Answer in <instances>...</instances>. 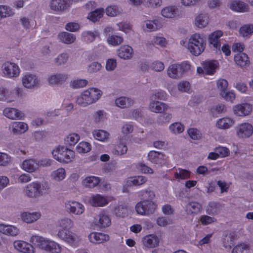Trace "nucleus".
<instances>
[{
  "mask_svg": "<svg viewBox=\"0 0 253 253\" xmlns=\"http://www.w3.org/2000/svg\"><path fill=\"white\" fill-rule=\"evenodd\" d=\"M149 108L151 111L153 112L162 113L168 109V105L159 101H152L150 104Z\"/></svg>",
  "mask_w": 253,
  "mask_h": 253,
  "instance_id": "24",
  "label": "nucleus"
},
{
  "mask_svg": "<svg viewBox=\"0 0 253 253\" xmlns=\"http://www.w3.org/2000/svg\"><path fill=\"white\" fill-rule=\"evenodd\" d=\"M174 177L176 179L189 178L190 177V172L184 169H178V172L174 173Z\"/></svg>",
  "mask_w": 253,
  "mask_h": 253,
  "instance_id": "49",
  "label": "nucleus"
},
{
  "mask_svg": "<svg viewBox=\"0 0 253 253\" xmlns=\"http://www.w3.org/2000/svg\"><path fill=\"white\" fill-rule=\"evenodd\" d=\"M220 209V205L218 203L210 202L207 208V213L210 215H215Z\"/></svg>",
  "mask_w": 253,
  "mask_h": 253,
  "instance_id": "37",
  "label": "nucleus"
},
{
  "mask_svg": "<svg viewBox=\"0 0 253 253\" xmlns=\"http://www.w3.org/2000/svg\"><path fill=\"white\" fill-rule=\"evenodd\" d=\"M40 213L38 212H23L21 214V217L22 220L27 223H31L37 220L40 218Z\"/></svg>",
  "mask_w": 253,
  "mask_h": 253,
  "instance_id": "30",
  "label": "nucleus"
},
{
  "mask_svg": "<svg viewBox=\"0 0 253 253\" xmlns=\"http://www.w3.org/2000/svg\"><path fill=\"white\" fill-rule=\"evenodd\" d=\"M209 23L208 17L206 14H200L197 16L195 19V25L202 28L205 27Z\"/></svg>",
  "mask_w": 253,
  "mask_h": 253,
  "instance_id": "33",
  "label": "nucleus"
},
{
  "mask_svg": "<svg viewBox=\"0 0 253 253\" xmlns=\"http://www.w3.org/2000/svg\"><path fill=\"white\" fill-rule=\"evenodd\" d=\"M147 178L143 176H138L134 177L131 180L132 183L134 185H141L147 181Z\"/></svg>",
  "mask_w": 253,
  "mask_h": 253,
  "instance_id": "62",
  "label": "nucleus"
},
{
  "mask_svg": "<svg viewBox=\"0 0 253 253\" xmlns=\"http://www.w3.org/2000/svg\"><path fill=\"white\" fill-rule=\"evenodd\" d=\"M10 161V157L4 153L0 152V166H6Z\"/></svg>",
  "mask_w": 253,
  "mask_h": 253,
  "instance_id": "56",
  "label": "nucleus"
},
{
  "mask_svg": "<svg viewBox=\"0 0 253 253\" xmlns=\"http://www.w3.org/2000/svg\"><path fill=\"white\" fill-rule=\"evenodd\" d=\"M106 12L108 16H116L119 13V8L116 5L108 6L106 9Z\"/></svg>",
  "mask_w": 253,
  "mask_h": 253,
  "instance_id": "57",
  "label": "nucleus"
},
{
  "mask_svg": "<svg viewBox=\"0 0 253 253\" xmlns=\"http://www.w3.org/2000/svg\"><path fill=\"white\" fill-rule=\"evenodd\" d=\"M69 56L66 53H62L55 59V62L57 65H61L66 64L68 60Z\"/></svg>",
  "mask_w": 253,
  "mask_h": 253,
  "instance_id": "53",
  "label": "nucleus"
},
{
  "mask_svg": "<svg viewBox=\"0 0 253 253\" xmlns=\"http://www.w3.org/2000/svg\"><path fill=\"white\" fill-rule=\"evenodd\" d=\"M222 35L223 32L220 30H218L212 33L209 36L210 44L212 45L215 49H218L219 51L221 44L219 41V39Z\"/></svg>",
  "mask_w": 253,
  "mask_h": 253,
  "instance_id": "13",
  "label": "nucleus"
},
{
  "mask_svg": "<svg viewBox=\"0 0 253 253\" xmlns=\"http://www.w3.org/2000/svg\"><path fill=\"white\" fill-rule=\"evenodd\" d=\"M233 121L229 118H223L219 119L216 123L217 126L219 128L227 129L232 126Z\"/></svg>",
  "mask_w": 253,
  "mask_h": 253,
  "instance_id": "36",
  "label": "nucleus"
},
{
  "mask_svg": "<svg viewBox=\"0 0 253 253\" xmlns=\"http://www.w3.org/2000/svg\"><path fill=\"white\" fill-rule=\"evenodd\" d=\"M22 84L25 87L31 88L38 85L39 80L35 75H26L22 79Z\"/></svg>",
  "mask_w": 253,
  "mask_h": 253,
  "instance_id": "14",
  "label": "nucleus"
},
{
  "mask_svg": "<svg viewBox=\"0 0 253 253\" xmlns=\"http://www.w3.org/2000/svg\"><path fill=\"white\" fill-rule=\"evenodd\" d=\"M49 6L52 10L64 11L69 7V4L64 0H51Z\"/></svg>",
  "mask_w": 253,
  "mask_h": 253,
  "instance_id": "20",
  "label": "nucleus"
},
{
  "mask_svg": "<svg viewBox=\"0 0 253 253\" xmlns=\"http://www.w3.org/2000/svg\"><path fill=\"white\" fill-rule=\"evenodd\" d=\"M0 232L6 235L16 236L19 233V229L13 225L0 224Z\"/></svg>",
  "mask_w": 253,
  "mask_h": 253,
  "instance_id": "18",
  "label": "nucleus"
},
{
  "mask_svg": "<svg viewBox=\"0 0 253 253\" xmlns=\"http://www.w3.org/2000/svg\"><path fill=\"white\" fill-rule=\"evenodd\" d=\"M235 234L231 231H226L223 235L222 244L225 248L230 249L234 244Z\"/></svg>",
  "mask_w": 253,
  "mask_h": 253,
  "instance_id": "21",
  "label": "nucleus"
},
{
  "mask_svg": "<svg viewBox=\"0 0 253 253\" xmlns=\"http://www.w3.org/2000/svg\"><path fill=\"white\" fill-rule=\"evenodd\" d=\"M65 207L69 212L77 215L81 214L84 210L83 205L76 201L68 202L65 204Z\"/></svg>",
  "mask_w": 253,
  "mask_h": 253,
  "instance_id": "10",
  "label": "nucleus"
},
{
  "mask_svg": "<svg viewBox=\"0 0 253 253\" xmlns=\"http://www.w3.org/2000/svg\"><path fill=\"white\" fill-rule=\"evenodd\" d=\"M49 192L50 187L47 182H32L26 186L25 190L26 196L33 198L48 194Z\"/></svg>",
  "mask_w": 253,
  "mask_h": 253,
  "instance_id": "3",
  "label": "nucleus"
},
{
  "mask_svg": "<svg viewBox=\"0 0 253 253\" xmlns=\"http://www.w3.org/2000/svg\"><path fill=\"white\" fill-rule=\"evenodd\" d=\"M162 15L166 18L174 19L180 15L179 9L175 5H169L161 10Z\"/></svg>",
  "mask_w": 253,
  "mask_h": 253,
  "instance_id": "9",
  "label": "nucleus"
},
{
  "mask_svg": "<svg viewBox=\"0 0 253 253\" xmlns=\"http://www.w3.org/2000/svg\"><path fill=\"white\" fill-rule=\"evenodd\" d=\"M169 129L173 133H180L184 130V126L180 123H175L171 124L169 127Z\"/></svg>",
  "mask_w": 253,
  "mask_h": 253,
  "instance_id": "51",
  "label": "nucleus"
},
{
  "mask_svg": "<svg viewBox=\"0 0 253 253\" xmlns=\"http://www.w3.org/2000/svg\"><path fill=\"white\" fill-rule=\"evenodd\" d=\"M99 182V177L92 176L87 177L84 179L82 181V184L86 187L91 188L96 186Z\"/></svg>",
  "mask_w": 253,
  "mask_h": 253,
  "instance_id": "32",
  "label": "nucleus"
},
{
  "mask_svg": "<svg viewBox=\"0 0 253 253\" xmlns=\"http://www.w3.org/2000/svg\"><path fill=\"white\" fill-rule=\"evenodd\" d=\"M157 205L150 200H143L138 203L135 210L138 214L149 215L152 214L156 209Z\"/></svg>",
  "mask_w": 253,
  "mask_h": 253,
  "instance_id": "6",
  "label": "nucleus"
},
{
  "mask_svg": "<svg viewBox=\"0 0 253 253\" xmlns=\"http://www.w3.org/2000/svg\"><path fill=\"white\" fill-rule=\"evenodd\" d=\"M200 221L204 225H207L216 221V219L208 215H202L200 217Z\"/></svg>",
  "mask_w": 253,
  "mask_h": 253,
  "instance_id": "63",
  "label": "nucleus"
},
{
  "mask_svg": "<svg viewBox=\"0 0 253 253\" xmlns=\"http://www.w3.org/2000/svg\"><path fill=\"white\" fill-rule=\"evenodd\" d=\"M14 12L8 6L0 5V17L3 18L14 15Z\"/></svg>",
  "mask_w": 253,
  "mask_h": 253,
  "instance_id": "38",
  "label": "nucleus"
},
{
  "mask_svg": "<svg viewBox=\"0 0 253 253\" xmlns=\"http://www.w3.org/2000/svg\"><path fill=\"white\" fill-rule=\"evenodd\" d=\"M92 134L96 139L101 141H105L109 136V133L101 129L94 130L93 131Z\"/></svg>",
  "mask_w": 253,
  "mask_h": 253,
  "instance_id": "40",
  "label": "nucleus"
},
{
  "mask_svg": "<svg viewBox=\"0 0 253 253\" xmlns=\"http://www.w3.org/2000/svg\"><path fill=\"white\" fill-rule=\"evenodd\" d=\"M235 63L242 68H246L250 65V60L248 55L245 53H239L234 57Z\"/></svg>",
  "mask_w": 253,
  "mask_h": 253,
  "instance_id": "23",
  "label": "nucleus"
},
{
  "mask_svg": "<svg viewBox=\"0 0 253 253\" xmlns=\"http://www.w3.org/2000/svg\"><path fill=\"white\" fill-rule=\"evenodd\" d=\"M142 242L145 246L149 248H153L158 245L159 240L157 237L150 235L144 237Z\"/></svg>",
  "mask_w": 253,
  "mask_h": 253,
  "instance_id": "29",
  "label": "nucleus"
},
{
  "mask_svg": "<svg viewBox=\"0 0 253 253\" xmlns=\"http://www.w3.org/2000/svg\"><path fill=\"white\" fill-rule=\"evenodd\" d=\"M127 151V147L126 145L120 143L115 147L113 152L115 155L121 156L126 153Z\"/></svg>",
  "mask_w": 253,
  "mask_h": 253,
  "instance_id": "46",
  "label": "nucleus"
},
{
  "mask_svg": "<svg viewBox=\"0 0 253 253\" xmlns=\"http://www.w3.org/2000/svg\"><path fill=\"white\" fill-rule=\"evenodd\" d=\"M3 114L6 117L12 120L21 119L24 116L23 113L21 111L10 107L5 108L3 111Z\"/></svg>",
  "mask_w": 253,
  "mask_h": 253,
  "instance_id": "15",
  "label": "nucleus"
},
{
  "mask_svg": "<svg viewBox=\"0 0 253 253\" xmlns=\"http://www.w3.org/2000/svg\"><path fill=\"white\" fill-rule=\"evenodd\" d=\"M202 67L206 75H213L218 67V62L215 60L205 61L202 64Z\"/></svg>",
  "mask_w": 253,
  "mask_h": 253,
  "instance_id": "25",
  "label": "nucleus"
},
{
  "mask_svg": "<svg viewBox=\"0 0 253 253\" xmlns=\"http://www.w3.org/2000/svg\"><path fill=\"white\" fill-rule=\"evenodd\" d=\"M187 209L191 211V213H198L202 208V206L197 202H190L186 206Z\"/></svg>",
  "mask_w": 253,
  "mask_h": 253,
  "instance_id": "48",
  "label": "nucleus"
},
{
  "mask_svg": "<svg viewBox=\"0 0 253 253\" xmlns=\"http://www.w3.org/2000/svg\"><path fill=\"white\" fill-rule=\"evenodd\" d=\"M90 202L94 207H101L107 204L106 199L100 195L93 196L90 200Z\"/></svg>",
  "mask_w": 253,
  "mask_h": 253,
  "instance_id": "35",
  "label": "nucleus"
},
{
  "mask_svg": "<svg viewBox=\"0 0 253 253\" xmlns=\"http://www.w3.org/2000/svg\"><path fill=\"white\" fill-rule=\"evenodd\" d=\"M94 223L99 227L105 228L110 225L111 221L107 215L100 214L94 217Z\"/></svg>",
  "mask_w": 253,
  "mask_h": 253,
  "instance_id": "19",
  "label": "nucleus"
},
{
  "mask_svg": "<svg viewBox=\"0 0 253 253\" xmlns=\"http://www.w3.org/2000/svg\"><path fill=\"white\" fill-rule=\"evenodd\" d=\"M171 117L172 116L170 114L164 112L159 115L157 122L159 124L162 125L169 122Z\"/></svg>",
  "mask_w": 253,
  "mask_h": 253,
  "instance_id": "47",
  "label": "nucleus"
},
{
  "mask_svg": "<svg viewBox=\"0 0 253 253\" xmlns=\"http://www.w3.org/2000/svg\"><path fill=\"white\" fill-rule=\"evenodd\" d=\"M133 100L126 97H120L115 100V104L121 108H128L133 104Z\"/></svg>",
  "mask_w": 253,
  "mask_h": 253,
  "instance_id": "31",
  "label": "nucleus"
},
{
  "mask_svg": "<svg viewBox=\"0 0 253 253\" xmlns=\"http://www.w3.org/2000/svg\"><path fill=\"white\" fill-rule=\"evenodd\" d=\"M30 241L40 249L49 253H60L61 251V248L59 244L42 237L33 236Z\"/></svg>",
  "mask_w": 253,
  "mask_h": 253,
  "instance_id": "1",
  "label": "nucleus"
},
{
  "mask_svg": "<svg viewBox=\"0 0 253 253\" xmlns=\"http://www.w3.org/2000/svg\"><path fill=\"white\" fill-rule=\"evenodd\" d=\"M206 46V38L199 34H195L191 36L187 44V49L190 53L199 56L204 51Z\"/></svg>",
  "mask_w": 253,
  "mask_h": 253,
  "instance_id": "2",
  "label": "nucleus"
},
{
  "mask_svg": "<svg viewBox=\"0 0 253 253\" xmlns=\"http://www.w3.org/2000/svg\"><path fill=\"white\" fill-rule=\"evenodd\" d=\"M52 153L55 159L63 163L71 162L75 157L74 152L64 146H58Z\"/></svg>",
  "mask_w": 253,
  "mask_h": 253,
  "instance_id": "4",
  "label": "nucleus"
},
{
  "mask_svg": "<svg viewBox=\"0 0 253 253\" xmlns=\"http://www.w3.org/2000/svg\"><path fill=\"white\" fill-rule=\"evenodd\" d=\"M252 106L247 103L237 105L233 108L234 113L239 116L248 115L252 111Z\"/></svg>",
  "mask_w": 253,
  "mask_h": 253,
  "instance_id": "11",
  "label": "nucleus"
},
{
  "mask_svg": "<svg viewBox=\"0 0 253 253\" xmlns=\"http://www.w3.org/2000/svg\"><path fill=\"white\" fill-rule=\"evenodd\" d=\"M217 86L221 91V93H223L226 91L228 86V82L226 80L219 79L217 82Z\"/></svg>",
  "mask_w": 253,
  "mask_h": 253,
  "instance_id": "59",
  "label": "nucleus"
},
{
  "mask_svg": "<svg viewBox=\"0 0 253 253\" xmlns=\"http://www.w3.org/2000/svg\"><path fill=\"white\" fill-rule=\"evenodd\" d=\"M148 158L152 163L160 164L162 163V160L164 159V155L161 153L151 151L148 154Z\"/></svg>",
  "mask_w": 253,
  "mask_h": 253,
  "instance_id": "34",
  "label": "nucleus"
},
{
  "mask_svg": "<svg viewBox=\"0 0 253 253\" xmlns=\"http://www.w3.org/2000/svg\"><path fill=\"white\" fill-rule=\"evenodd\" d=\"M80 139V136L76 133L69 134L65 139V144L67 145H74Z\"/></svg>",
  "mask_w": 253,
  "mask_h": 253,
  "instance_id": "45",
  "label": "nucleus"
},
{
  "mask_svg": "<svg viewBox=\"0 0 253 253\" xmlns=\"http://www.w3.org/2000/svg\"><path fill=\"white\" fill-rule=\"evenodd\" d=\"M157 20L146 21L143 24V30L147 32H151L156 30L158 29Z\"/></svg>",
  "mask_w": 253,
  "mask_h": 253,
  "instance_id": "41",
  "label": "nucleus"
},
{
  "mask_svg": "<svg viewBox=\"0 0 253 253\" xmlns=\"http://www.w3.org/2000/svg\"><path fill=\"white\" fill-rule=\"evenodd\" d=\"M141 193L144 200L151 201L155 197L154 192L153 191L150 190H145L142 191Z\"/></svg>",
  "mask_w": 253,
  "mask_h": 253,
  "instance_id": "60",
  "label": "nucleus"
},
{
  "mask_svg": "<svg viewBox=\"0 0 253 253\" xmlns=\"http://www.w3.org/2000/svg\"><path fill=\"white\" fill-rule=\"evenodd\" d=\"M90 150V144L86 142H80L76 147V151L79 153H87Z\"/></svg>",
  "mask_w": 253,
  "mask_h": 253,
  "instance_id": "44",
  "label": "nucleus"
},
{
  "mask_svg": "<svg viewBox=\"0 0 253 253\" xmlns=\"http://www.w3.org/2000/svg\"><path fill=\"white\" fill-rule=\"evenodd\" d=\"M104 11L101 9H97L92 12H90L87 18L90 21L95 22L99 20L103 16Z\"/></svg>",
  "mask_w": 253,
  "mask_h": 253,
  "instance_id": "39",
  "label": "nucleus"
},
{
  "mask_svg": "<svg viewBox=\"0 0 253 253\" xmlns=\"http://www.w3.org/2000/svg\"><path fill=\"white\" fill-rule=\"evenodd\" d=\"M58 37L61 42L65 44L72 43L76 40V36L73 34L66 32L60 33Z\"/></svg>",
  "mask_w": 253,
  "mask_h": 253,
  "instance_id": "28",
  "label": "nucleus"
},
{
  "mask_svg": "<svg viewBox=\"0 0 253 253\" xmlns=\"http://www.w3.org/2000/svg\"><path fill=\"white\" fill-rule=\"evenodd\" d=\"M127 211L126 207L123 205H120L118 206L115 210L116 214L119 216L123 217L125 216Z\"/></svg>",
  "mask_w": 253,
  "mask_h": 253,
  "instance_id": "64",
  "label": "nucleus"
},
{
  "mask_svg": "<svg viewBox=\"0 0 253 253\" xmlns=\"http://www.w3.org/2000/svg\"><path fill=\"white\" fill-rule=\"evenodd\" d=\"M216 152L219 157H225L229 154V151L228 148L224 147H218L214 149Z\"/></svg>",
  "mask_w": 253,
  "mask_h": 253,
  "instance_id": "58",
  "label": "nucleus"
},
{
  "mask_svg": "<svg viewBox=\"0 0 253 253\" xmlns=\"http://www.w3.org/2000/svg\"><path fill=\"white\" fill-rule=\"evenodd\" d=\"M68 78V75L65 73H57L50 75L48 78V82L50 84L61 85Z\"/></svg>",
  "mask_w": 253,
  "mask_h": 253,
  "instance_id": "12",
  "label": "nucleus"
},
{
  "mask_svg": "<svg viewBox=\"0 0 253 253\" xmlns=\"http://www.w3.org/2000/svg\"><path fill=\"white\" fill-rule=\"evenodd\" d=\"M253 33V25L247 24L242 26L240 29V34L243 37L250 36Z\"/></svg>",
  "mask_w": 253,
  "mask_h": 253,
  "instance_id": "43",
  "label": "nucleus"
},
{
  "mask_svg": "<svg viewBox=\"0 0 253 253\" xmlns=\"http://www.w3.org/2000/svg\"><path fill=\"white\" fill-rule=\"evenodd\" d=\"M59 224L62 229L69 230L73 226V222L71 219L65 217L59 221Z\"/></svg>",
  "mask_w": 253,
  "mask_h": 253,
  "instance_id": "50",
  "label": "nucleus"
},
{
  "mask_svg": "<svg viewBox=\"0 0 253 253\" xmlns=\"http://www.w3.org/2000/svg\"><path fill=\"white\" fill-rule=\"evenodd\" d=\"M107 41L109 44L116 45L121 44L123 42V39L120 36H112L108 38Z\"/></svg>",
  "mask_w": 253,
  "mask_h": 253,
  "instance_id": "55",
  "label": "nucleus"
},
{
  "mask_svg": "<svg viewBox=\"0 0 253 253\" xmlns=\"http://www.w3.org/2000/svg\"><path fill=\"white\" fill-rule=\"evenodd\" d=\"M132 48L128 45L121 46L118 50L119 57L126 60L130 59L132 57Z\"/></svg>",
  "mask_w": 253,
  "mask_h": 253,
  "instance_id": "26",
  "label": "nucleus"
},
{
  "mask_svg": "<svg viewBox=\"0 0 253 253\" xmlns=\"http://www.w3.org/2000/svg\"><path fill=\"white\" fill-rule=\"evenodd\" d=\"M90 93L92 99H93V102L96 101L101 95V91L95 88H90L88 89Z\"/></svg>",
  "mask_w": 253,
  "mask_h": 253,
  "instance_id": "52",
  "label": "nucleus"
},
{
  "mask_svg": "<svg viewBox=\"0 0 253 253\" xmlns=\"http://www.w3.org/2000/svg\"><path fill=\"white\" fill-rule=\"evenodd\" d=\"M237 135L241 138H248L253 133V127L249 123H243L236 127Z\"/></svg>",
  "mask_w": 253,
  "mask_h": 253,
  "instance_id": "7",
  "label": "nucleus"
},
{
  "mask_svg": "<svg viewBox=\"0 0 253 253\" xmlns=\"http://www.w3.org/2000/svg\"><path fill=\"white\" fill-rule=\"evenodd\" d=\"M58 236L61 239L70 244L73 243L76 239L75 234L67 229L60 230L58 233Z\"/></svg>",
  "mask_w": 253,
  "mask_h": 253,
  "instance_id": "16",
  "label": "nucleus"
},
{
  "mask_svg": "<svg viewBox=\"0 0 253 253\" xmlns=\"http://www.w3.org/2000/svg\"><path fill=\"white\" fill-rule=\"evenodd\" d=\"M2 67L4 74L9 77H15L19 75V69L18 66L14 63L5 62Z\"/></svg>",
  "mask_w": 253,
  "mask_h": 253,
  "instance_id": "8",
  "label": "nucleus"
},
{
  "mask_svg": "<svg viewBox=\"0 0 253 253\" xmlns=\"http://www.w3.org/2000/svg\"><path fill=\"white\" fill-rule=\"evenodd\" d=\"M190 65L187 62L179 64H172L168 69V75L171 78L177 79L182 76L190 69Z\"/></svg>",
  "mask_w": 253,
  "mask_h": 253,
  "instance_id": "5",
  "label": "nucleus"
},
{
  "mask_svg": "<svg viewBox=\"0 0 253 253\" xmlns=\"http://www.w3.org/2000/svg\"><path fill=\"white\" fill-rule=\"evenodd\" d=\"M88 238L90 241L94 244H100L109 240L108 235L98 232L90 233Z\"/></svg>",
  "mask_w": 253,
  "mask_h": 253,
  "instance_id": "17",
  "label": "nucleus"
},
{
  "mask_svg": "<svg viewBox=\"0 0 253 253\" xmlns=\"http://www.w3.org/2000/svg\"><path fill=\"white\" fill-rule=\"evenodd\" d=\"M39 164L33 159L26 160L22 163V168L25 171L32 172L39 168Z\"/></svg>",
  "mask_w": 253,
  "mask_h": 253,
  "instance_id": "27",
  "label": "nucleus"
},
{
  "mask_svg": "<svg viewBox=\"0 0 253 253\" xmlns=\"http://www.w3.org/2000/svg\"><path fill=\"white\" fill-rule=\"evenodd\" d=\"M187 132L190 137L193 140H198L201 137V133L197 129L189 128Z\"/></svg>",
  "mask_w": 253,
  "mask_h": 253,
  "instance_id": "54",
  "label": "nucleus"
},
{
  "mask_svg": "<svg viewBox=\"0 0 253 253\" xmlns=\"http://www.w3.org/2000/svg\"><path fill=\"white\" fill-rule=\"evenodd\" d=\"M229 7L232 10L239 12H245L249 10L248 5L240 0L233 1L230 3Z\"/></svg>",
  "mask_w": 253,
  "mask_h": 253,
  "instance_id": "22",
  "label": "nucleus"
},
{
  "mask_svg": "<svg viewBox=\"0 0 253 253\" xmlns=\"http://www.w3.org/2000/svg\"><path fill=\"white\" fill-rule=\"evenodd\" d=\"M101 65L97 62H92L88 67V71L90 73H96L100 70L101 69Z\"/></svg>",
  "mask_w": 253,
  "mask_h": 253,
  "instance_id": "61",
  "label": "nucleus"
},
{
  "mask_svg": "<svg viewBox=\"0 0 253 253\" xmlns=\"http://www.w3.org/2000/svg\"><path fill=\"white\" fill-rule=\"evenodd\" d=\"M51 176L56 181H61L65 177V170L63 168L58 169L52 172Z\"/></svg>",
  "mask_w": 253,
  "mask_h": 253,
  "instance_id": "42",
  "label": "nucleus"
}]
</instances>
